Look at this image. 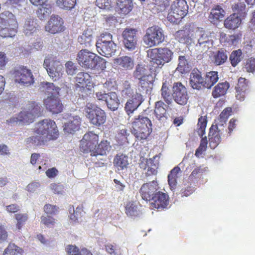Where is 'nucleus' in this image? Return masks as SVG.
<instances>
[{
    "label": "nucleus",
    "instance_id": "4c0bfd02",
    "mask_svg": "<svg viewBox=\"0 0 255 255\" xmlns=\"http://www.w3.org/2000/svg\"><path fill=\"white\" fill-rule=\"evenodd\" d=\"M115 63L126 70H130L134 66L133 60L127 56L116 59Z\"/></svg>",
    "mask_w": 255,
    "mask_h": 255
},
{
    "label": "nucleus",
    "instance_id": "f704fd0d",
    "mask_svg": "<svg viewBox=\"0 0 255 255\" xmlns=\"http://www.w3.org/2000/svg\"><path fill=\"white\" fill-rule=\"evenodd\" d=\"M134 78L140 80L143 78L151 79V75L149 74L148 70L143 65L138 64L133 73Z\"/></svg>",
    "mask_w": 255,
    "mask_h": 255
},
{
    "label": "nucleus",
    "instance_id": "aec40b11",
    "mask_svg": "<svg viewBox=\"0 0 255 255\" xmlns=\"http://www.w3.org/2000/svg\"><path fill=\"white\" fill-rule=\"evenodd\" d=\"M45 30L52 34H55L64 30L63 20L57 15H52L45 27Z\"/></svg>",
    "mask_w": 255,
    "mask_h": 255
},
{
    "label": "nucleus",
    "instance_id": "9d476101",
    "mask_svg": "<svg viewBox=\"0 0 255 255\" xmlns=\"http://www.w3.org/2000/svg\"><path fill=\"white\" fill-rule=\"evenodd\" d=\"M164 38L163 29L158 26L154 25L146 29L143 40L147 46L152 47L161 43Z\"/></svg>",
    "mask_w": 255,
    "mask_h": 255
},
{
    "label": "nucleus",
    "instance_id": "bb28decb",
    "mask_svg": "<svg viewBox=\"0 0 255 255\" xmlns=\"http://www.w3.org/2000/svg\"><path fill=\"white\" fill-rule=\"evenodd\" d=\"M75 92L79 95V98L78 99V103L81 104L88 103V97L89 95L91 94V90L89 88H87V86H80L78 85L75 86Z\"/></svg>",
    "mask_w": 255,
    "mask_h": 255
},
{
    "label": "nucleus",
    "instance_id": "0e129e2a",
    "mask_svg": "<svg viewBox=\"0 0 255 255\" xmlns=\"http://www.w3.org/2000/svg\"><path fill=\"white\" fill-rule=\"evenodd\" d=\"M246 81L245 78L240 77L238 80L237 86L236 87V90H248V85Z\"/></svg>",
    "mask_w": 255,
    "mask_h": 255
},
{
    "label": "nucleus",
    "instance_id": "5701e85b",
    "mask_svg": "<svg viewBox=\"0 0 255 255\" xmlns=\"http://www.w3.org/2000/svg\"><path fill=\"white\" fill-rule=\"evenodd\" d=\"M157 183L154 180L143 184L140 189V193L142 199L150 201L152 196L157 192Z\"/></svg>",
    "mask_w": 255,
    "mask_h": 255
},
{
    "label": "nucleus",
    "instance_id": "ea45409f",
    "mask_svg": "<svg viewBox=\"0 0 255 255\" xmlns=\"http://www.w3.org/2000/svg\"><path fill=\"white\" fill-rule=\"evenodd\" d=\"M166 107L167 105L161 101L155 103L154 113L158 120H162V118H165Z\"/></svg>",
    "mask_w": 255,
    "mask_h": 255
},
{
    "label": "nucleus",
    "instance_id": "37998d69",
    "mask_svg": "<svg viewBox=\"0 0 255 255\" xmlns=\"http://www.w3.org/2000/svg\"><path fill=\"white\" fill-rule=\"evenodd\" d=\"M180 171V169L178 166L175 167L171 171L168 176V181L169 186L171 190L175 188L177 181V174Z\"/></svg>",
    "mask_w": 255,
    "mask_h": 255
},
{
    "label": "nucleus",
    "instance_id": "c756f323",
    "mask_svg": "<svg viewBox=\"0 0 255 255\" xmlns=\"http://www.w3.org/2000/svg\"><path fill=\"white\" fill-rule=\"evenodd\" d=\"M138 89L142 94H150L152 89L153 78L151 76V79L143 78L139 80Z\"/></svg>",
    "mask_w": 255,
    "mask_h": 255
},
{
    "label": "nucleus",
    "instance_id": "13d9d810",
    "mask_svg": "<svg viewBox=\"0 0 255 255\" xmlns=\"http://www.w3.org/2000/svg\"><path fill=\"white\" fill-rule=\"evenodd\" d=\"M207 125V120L205 117H201L198 120L197 124L198 135L202 137L205 133V129Z\"/></svg>",
    "mask_w": 255,
    "mask_h": 255
},
{
    "label": "nucleus",
    "instance_id": "2f4dec72",
    "mask_svg": "<svg viewBox=\"0 0 255 255\" xmlns=\"http://www.w3.org/2000/svg\"><path fill=\"white\" fill-rule=\"evenodd\" d=\"M92 31L87 29L84 30L82 34L78 38V42L83 47H89L92 45L93 42Z\"/></svg>",
    "mask_w": 255,
    "mask_h": 255
},
{
    "label": "nucleus",
    "instance_id": "6ab92c4d",
    "mask_svg": "<svg viewBox=\"0 0 255 255\" xmlns=\"http://www.w3.org/2000/svg\"><path fill=\"white\" fill-rule=\"evenodd\" d=\"M149 202L152 208L162 210L167 208L169 204V197L167 194L158 191L152 196Z\"/></svg>",
    "mask_w": 255,
    "mask_h": 255
},
{
    "label": "nucleus",
    "instance_id": "e433bc0d",
    "mask_svg": "<svg viewBox=\"0 0 255 255\" xmlns=\"http://www.w3.org/2000/svg\"><path fill=\"white\" fill-rule=\"evenodd\" d=\"M219 76L216 71H210L207 73L204 79V87L210 89L218 81Z\"/></svg>",
    "mask_w": 255,
    "mask_h": 255
},
{
    "label": "nucleus",
    "instance_id": "bf43d9fd",
    "mask_svg": "<svg viewBox=\"0 0 255 255\" xmlns=\"http://www.w3.org/2000/svg\"><path fill=\"white\" fill-rule=\"evenodd\" d=\"M169 4L168 0H155L154 7L158 12H162L169 6Z\"/></svg>",
    "mask_w": 255,
    "mask_h": 255
},
{
    "label": "nucleus",
    "instance_id": "c85d7f7f",
    "mask_svg": "<svg viewBox=\"0 0 255 255\" xmlns=\"http://www.w3.org/2000/svg\"><path fill=\"white\" fill-rule=\"evenodd\" d=\"M114 166L119 171L127 170L129 164L128 157L123 154H117L114 159Z\"/></svg>",
    "mask_w": 255,
    "mask_h": 255
},
{
    "label": "nucleus",
    "instance_id": "5fc2aeb1",
    "mask_svg": "<svg viewBox=\"0 0 255 255\" xmlns=\"http://www.w3.org/2000/svg\"><path fill=\"white\" fill-rule=\"evenodd\" d=\"M161 95L163 99L166 102L167 104H170L172 102V96L170 94V91L169 89L166 84L163 83L161 89Z\"/></svg>",
    "mask_w": 255,
    "mask_h": 255
},
{
    "label": "nucleus",
    "instance_id": "412c9836",
    "mask_svg": "<svg viewBox=\"0 0 255 255\" xmlns=\"http://www.w3.org/2000/svg\"><path fill=\"white\" fill-rule=\"evenodd\" d=\"M33 4L38 6L37 10L38 17L41 20L47 18L51 13V6L47 3L48 0H29Z\"/></svg>",
    "mask_w": 255,
    "mask_h": 255
},
{
    "label": "nucleus",
    "instance_id": "0eeeda50",
    "mask_svg": "<svg viewBox=\"0 0 255 255\" xmlns=\"http://www.w3.org/2000/svg\"><path fill=\"white\" fill-rule=\"evenodd\" d=\"M98 52L102 56L110 57L115 55L117 45L113 40L112 35L105 32L101 34V38L96 42Z\"/></svg>",
    "mask_w": 255,
    "mask_h": 255
},
{
    "label": "nucleus",
    "instance_id": "a18cd8bd",
    "mask_svg": "<svg viewBox=\"0 0 255 255\" xmlns=\"http://www.w3.org/2000/svg\"><path fill=\"white\" fill-rule=\"evenodd\" d=\"M22 250L14 244H10L5 249L3 255H22Z\"/></svg>",
    "mask_w": 255,
    "mask_h": 255
},
{
    "label": "nucleus",
    "instance_id": "dca6fc26",
    "mask_svg": "<svg viewBox=\"0 0 255 255\" xmlns=\"http://www.w3.org/2000/svg\"><path fill=\"white\" fill-rule=\"evenodd\" d=\"M13 75L15 82L21 85L28 86L34 83V77L31 71L23 66L15 69Z\"/></svg>",
    "mask_w": 255,
    "mask_h": 255
},
{
    "label": "nucleus",
    "instance_id": "ddd939ff",
    "mask_svg": "<svg viewBox=\"0 0 255 255\" xmlns=\"http://www.w3.org/2000/svg\"><path fill=\"white\" fill-rule=\"evenodd\" d=\"M95 98L99 101L106 103L109 109L112 111L118 110L120 105V100L117 94L115 92L106 93L101 91L95 93Z\"/></svg>",
    "mask_w": 255,
    "mask_h": 255
},
{
    "label": "nucleus",
    "instance_id": "72a5a7b5",
    "mask_svg": "<svg viewBox=\"0 0 255 255\" xmlns=\"http://www.w3.org/2000/svg\"><path fill=\"white\" fill-rule=\"evenodd\" d=\"M241 23V19L236 13L231 15L224 21V26L229 29H235L239 27Z\"/></svg>",
    "mask_w": 255,
    "mask_h": 255
},
{
    "label": "nucleus",
    "instance_id": "09e8293b",
    "mask_svg": "<svg viewBox=\"0 0 255 255\" xmlns=\"http://www.w3.org/2000/svg\"><path fill=\"white\" fill-rule=\"evenodd\" d=\"M102 85L104 88L103 92L106 91V93L110 91L116 90L117 88V84L116 81L114 79H108L104 80L102 83Z\"/></svg>",
    "mask_w": 255,
    "mask_h": 255
},
{
    "label": "nucleus",
    "instance_id": "49530a36",
    "mask_svg": "<svg viewBox=\"0 0 255 255\" xmlns=\"http://www.w3.org/2000/svg\"><path fill=\"white\" fill-rule=\"evenodd\" d=\"M56 3L60 8L70 10L75 6L76 0H56Z\"/></svg>",
    "mask_w": 255,
    "mask_h": 255
},
{
    "label": "nucleus",
    "instance_id": "69168bd1",
    "mask_svg": "<svg viewBox=\"0 0 255 255\" xmlns=\"http://www.w3.org/2000/svg\"><path fill=\"white\" fill-rule=\"evenodd\" d=\"M68 255H79V249L74 245H68L66 248Z\"/></svg>",
    "mask_w": 255,
    "mask_h": 255
},
{
    "label": "nucleus",
    "instance_id": "338daca9",
    "mask_svg": "<svg viewBox=\"0 0 255 255\" xmlns=\"http://www.w3.org/2000/svg\"><path fill=\"white\" fill-rule=\"evenodd\" d=\"M96 4L101 9H109L110 2L109 0H96Z\"/></svg>",
    "mask_w": 255,
    "mask_h": 255
},
{
    "label": "nucleus",
    "instance_id": "f257e3e1",
    "mask_svg": "<svg viewBox=\"0 0 255 255\" xmlns=\"http://www.w3.org/2000/svg\"><path fill=\"white\" fill-rule=\"evenodd\" d=\"M98 140V135L92 132L85 134L80 141V150L84 153H90L91 156L98 160H104L111 146L107 140L97 145Z\"/></svg>",
    "mask_w": 255,
    "mask_h": 255
},
{
    "label": "nucleus",
    "instance_id": "6e6552de",
    "mask_svg": "<svg viewBox=\"0 0 255 255\" xmlns=\"http://www.w3.org/2000/svg\"><path fill=\"white\" fill-rule=\"evenodd\" d=\"M147 53L149 61L160 68L169 62L173 56V52L167 48H154L148 50Z\"/></svg>",
    "mask_w": 255,
    "mask_h": 255
},
{
    "label": "nucleus",
    "instance_id": "423d86ee",
    "mask_svg": "<svg viewBox=\"0 0 255 255\" xmlns=\"http://www.w3.org/2000/svg\"><path fill=\"white\" fill-rule=\"evenodd\" d=\"M81 111L93 125L99 127L106 122L105 112L93 104L87 103L82 107Z\"/></svg>",
    "mask_w": 255,
    "mask_h": 255
},
{
    "label": "nucleus",
    "instance_id": "4d7b16f0",
    "mask_svg": "<svg viewBox=\"0 0 255 255\" xmlns=\"http://www.w3.org/2000/svg\"><path fill=\"white\" fill-rule=\"evenodd\" d=\"M41 224L47 228H53L56 224V220L51 216L43 215L41 217Z\"/></svg>",
    "mask_w": 255,
    "mask_h": 255
},
{
    "label": "nucleus",
    "instance_id": "603ef678",
    "mask_svg": "<svg viewBox=\"0 0 255 255\" xmlns=\"http://www.w3.org/2000/svg\"><path fill=\"white\" fill-rule=\"evenodd\" d=\"M134 90L131 88L130 84L128 81H125L123 83V89L122 91V96L126 98H132V96L135 94Z\"/></svg>",
    "mask_w": 255,
    "mask_h": 255
},
{
    "label": "nucleus",
    "instance_id": "393cba45",
    "mask_svg": "<svg viewBox=\"0 0 255 255\" xmlns=\"http://www.w3.org/2000/svg\"><path fill=\"white\" fill-rule=\"evenodd\" d=\"M81 121V118L79 116H70L68 121L64 123V131L68 133H74L80 128Z\"/></svg>",
    "mask_w": 255,
    "mask_h": 255
},
{
    "label": "nucleus",
    "instance_id": "b1692460",
    "mask_svg": "<svg viewBox=\"0 0 255 255\" xmlns=\"http://www.w3.org/2000/svg\"><path fill=\"white\" fill-rule=\"evenodd\" d=\"M44 103L46 109L52 114H58L63 110L61 101L56 96L47 97L44 100Z\"/></svg>",
    "mask_w": 255,
    "mask_h": 255
},
{
    "label": "nucleus",
    "instance_id": "de8ad7c7",
    "mask_svg": "<svg viewBox=\"0 0 255 255\" xmlns=\"http://www.w3.org/2000/svg\"><path fill=\"white\" fill-rule=\"evenodd\" d=\"M50 139L51 136L37 134V135L30 137V142L35 145H41L44 144L45 142Z\"/></svg>",
    "mask_w": 255,
    "mask_h": 255
},
{
    "label": "nucleus",
    "instance_id": "f3484780",
    "mask_svg": "<svg viewBox=\"0 0 255 255\" xmlns=\"http://www.w3.org/2000/svg\"><path fill=\"white\" fill-rule=\"evenodd\" d=\"M172 99L178 104L185 105L189 97L185 87L181 83H175L172 87Z\"/></svg>",
    "mask_w": 255,
    "mask_h": 255
},
{
    "label": "nucleus",
    "instance_id": "6e6d98bb",
    "mask_svg": "<svg viewBox=\"0 0 255 255\" xmlns=\"http://www.w3.org/2000/svg\"><path fill=\"white\" fill-rule=\"evenodd\" d=\"M44 87L45 89V92L48 94H51L52 96H56L59 94L60 88L55 86L52 83L46 82Z\"/></svg>",
    "mask_w": 255,
    "mask_h": 255
},
{
    "label": "nucleus",
    "instance_id": "79ce46f5",
    "mask_svg": "<svg viewBox=\"0 0 255 255\" xmlns=\"http://www.w3.org/2000/svg\"><path fill=\"white\" fill-rule=\"evenodd\" d=\"M232 9L236 15L239 17H244L246 14L247 8L244 2L239 0L232 5Z\"/></svg>",
    "mask_w": 255,
    "mask_h": 255
},
{
    "label": "nucleus",
    "instance_id": "4be33fe9",
    "mask_svg": "<svg viewBox=\"0 0 255 255\" xmlns=\"http://www.w3.org/2000/svg\"><path fill=\"white\" fill-rule=\"evenodd\" d=\"M143 102V98L141 93H135L132 98L128 99L125 105V111L127 114L130 116L136 110Z\"/></svg>",
    "mask_w": 255,
    "mask_h": 255
},
{
    "label": "nucleus",
    "instance_id": "864d4df0",
    "mask_svg": "<svg viewBox=\"0 0 255 255\" xmlns=\"http://www.w3.org/2000/svg\"><path fill=\"white\" fill-rule=\"evenodd\" d=\"M228 59V53L223 49L219 50L215 55V63L217 65L224 64Z\"/></svg>",
    "mask_w": 255,
    "mask_h": 255
},
{
    "label": "nucleus",
    "instance_id": "c9c22d12",
    "mask_svg": "<svg viewBox=\"0 0 255 255\" xmlns=\"http://www.w3.org/2000/svg\"><path fill=\"white\" fill-rule=\"evenodd\" d=\"M229 84L227 82L219 83L214 87L212 92V96L214 98H217L224 96L229 88Z\"/></svg>",
    "mask_w": 255,
    "mask_h": 255
},
{
    "label": "nucleus",
    "instance_id": "c03bdc74",
    "mask_svg": "<svg viewBox=\"0 0 255 255\" xmlns=\"http://www.w3.org/2000/svg\"><path fill=\"white\" fill-rule=\"evenodd\" d=\"M178 61V65L176 70L182 74L188 72L190 70V67L185 57L184 56H179Z\"/></svg>",
    "mask_w": 255,
    "mask_h": 255
},
{
    "label": "nucleus",
    "instance_id": "20e7f679",
    "mask_svg": "<svg viewBox=\"0 0 255 255\" xmlns=\"http://www.w3.org/2000/svg\"><path fill=\"white\" fill-rule=\"evenodd\" d=\"M131 132L136 140L145 139L152 131V124L149 118L139 116L132 123Z\"/></svg>",
    "mask_w": 255,
    "mask_h": 255
},
{
    "label": "nucleus",
    "instance_id": "2eb2a0df",
    "mask_svg": "<svg viewBox=\"0 0 255 255\" xmlns=\"http://www.w3.org/2000/svg\"><path fill=\"white\" fill-rule=\"evenodd\" d=\"M37 134L51 136V139L54 138L58 132L55 123L50 119H45L39 122L36 125Z\"/></svg>",
    "mask_w": 255,
    "mask_h": 255
},
{
    "label": "nucleus",
    "instance_id": "774afa93",
    "mask_svg": "<svg viewBox=\"0 0 255 255\" xmlns=\"http://www.w3.org/2000/svg\"><path fill=\"white\" fill-rule=\"evenodd\" d=\"M43 209L44 211L47 214H54L57 212L58 207L51 204H46L44 205Z\"/></svg>",
    "mask_w": 255,
    "mask_h": 255
},
{
    "label": "nucleus",
    "instance_id": "f8f14e48",
    "mask_svg": "<svg viewBox=\"0 0 255 255\" xmlns=\"http://www.w3.org/2000/svg\"><path fill=\"white\" fill-rule=\"evenodd\" d=\"M43 67L46 69L49 77L54 81L59 80L63 75V66L59 62L53 60L51 56L45 57Z\"/></svg>",
    "mask_w": 255,
    "mask_h": 255
},
{
    "label": "nucleus",
    "instance_id": "680f3d73",
    "mask_svg": "<svg viewBox=\"0 0 255 255\" xmlns=\"http://www.w3.org/2000/svg\"><path fill=\"white\" fill-rule=\"evenodd\" d=\"M15 216V219L17 221V227L18 230H20L27 221L28 218L27 215L26 214H16Z\"/></svg>",
    "mask_w": 255,
    "mask_h": 255
},
{
    "label": "nucleus",
    "instance_id": "9b49d317",
    "mask_svg": "<svg viewBox=\"0 0 255 255\" xmlns=\"http://www.w3.org/2000/svg\"><path fill=\"white\" fill-rule=\"evenodd\" d=\"M188 6L185 0H176L172 3L167 19L171 22L177 23L187 13Z\"/></svg>",
    "mask_w": 255,
    "mask_h": 255
},
{
    "label": "nucleus",
    "instance_id": "39448f33",
    "mask_svg": "<svg viewBox=\"0 0 255 255\" xmlns=\"http://www.w3.org/2000/svg\"><path fill=\"white\" fill-rule=\"evenodd\" d=\"M18 23L15 16L8 11L0 14V36L12 37L17 32Z\"/></svg>",
    "mask_w": 255,
    "mask_h": 255
},
{
    "label": "nucleus",
    "instance_id": "473e14b6",
    "mask_svg": "<svg viewBox=\"0 0 255 255\" xmlns=\"http://www.w3.org/2000/svg\"><path fill=\"white\" fill-rule=\"evenodd\" d=\"M175 39L179 42L190 44L192 42H194L193 39L189 36L188 30H180L176 31L174 34Z\"/></svg>",
    "mask_w": 255,
    "mask_h": 255
},
{
    "label": "nucleus",
    "instance_id": "e2e57ef3",
    "mask_svg": "<svg viewBox=\"0 0 255 255\" xmlns=\"http://www.w3.org/2000/svg\"><path fill=\"white\" fill-rule=\"evenodd\" d=\"M245 69L247 72H255V59H248L245 65Z\"/></svg>",
    "mask_w": 255,
    "mask_h": 255
},
{
    "label": "nucleus",
    "instance_id": "052dcab7",
    "mask_svg": "<svg viewBox=\"0 0 255 255\" xmlns=\"http://www.w3.org/2000/svg\"><path fill=\"white\" fill-rule=\"evenodd\" d=\"M66 73L69 75H73L77 71V68L75 63L69 61L65 64Z\"/></svg>",
    "mask_w": 255,
    "mask_h": 255
},
{
    "label": "nucleus",
    "instance_id": "1a4fd4ad",
    "mask_svg": "<svg viewBox=\"0 0 255 255\" xmlns=\"http://www.w3.org/2000/svg\"><path fill=\"white\" fill-rule=\"evenodd\" d=\"M42 111V108L40 104L36 102L28 103L25 108L19 113V119L22 125L32 123L35 118L40 116Z\"/></svg>",
    "mask_w": 255,
    "mask_h": 255
},
{
    "label": "nucleus",
    "instance_id": "a878e982",
    "mask_svg": "<svg viewBox=\"0 0 255 255\" xmlns=\"http://www.w3.org/2000/svg\"><path fill=\"white\" fill-rule=\"evenodd\" d=\"M190 85L192 88L197 90L204 87V79L198 70H194L190 74Z\"/></svg>",
    "mask_w": 255,
    "mask_h": 255
},
{
    "label": "nucleus",
    "instance_id": "a211bd4d",
    "mask_svg": "<svg viewBox=\"0 0 255 255\" xmlns=\"http://www.w3.org/2000/svg\"><path fill=\"white\" fill-rule=\"evenodd\" d=\"M124 47L128 51H133L137 47L136 30L133 28H126L122 33Z\"/></svg>",
    "mask_w": 255,
    "mask_h": 255
},
{
    "label": "nucleus",
    "instance_id": "f03ea898",
    "mask_svg": "<svg viewBox=\"0 0 255 255\" xmlns=\"http://www.w3.org/2000/svg\"><path fill=\"white\" fill-rule=\"evenodd\" d=\"M232 109L230 108L225 109L220 115L219 118L215 121L216 125H212L209 129V145L214 149L221 142V135L222 134L223 127L231 115Z\"/></svg>",
    "mask_w": 255,
    "mask_h": 255
},
{
    "label": "nucleus",
    "instance_id": "cd10ccee",
    "mask_svg": "<svg viewBox=\"0 0 255 255\" xmlns=\"http://www.w3.org/2000/svg\"><path fill=\"white\" fill-rule=\"evenodd\" d=\"M116 9L120 13L127 14L132 9L133 3L132 0H116Z\"/></svg>",
    "mask_w": 255,
    "mask_h": 255
},
{
    "label": "nucleus",
    "instance_id": "7ed1b4c3",
    "mask_svg": "<svg viewBox=\"0 0 255 255\" xmlns=\"http://www.w3.org/2000/svg\"><path fill=\"white\" fill-rule=\"evenodd\" d=\"M76 60L79 64L85 69L97 68L103 70L106 67V62L104 58L87 49L79 51L77 55Z\"/></svg>",
    "mask_w": 255,
    "mask_h": 255
},
{
    "label": "nucleus",
    "instance_id": "58836bf2",
    "mask_svg": "<svg viewBox=\"0 0 255 255\" xmlns=\"http://www.w3.org/2000/svg\"><path fill=\"white\" fill-rule=\"evenodd\" d=\"M126 213L129 217H135L139 214L138 203L136 201H129L125 206Z\"/></svg>",
    "mask_w": 255,
    "mask_h": 255
},
{
    "label": "nucleus",
    "instance_id": "4468645a",
    "mask_svg": "<svg viewBox=\"0 0 255 255\" xmlns=\"http://www.w3.org/2000/svg\"><path fill=\"white\" fill-rule=\"evenodd\" d=\"M195 35L197 39L196 46L199 50L206 51L213 47V36L210 32L198 29L196 30Z\"/></svg>",
    "mask_w": 255,
    "mask_h": 255
},
{
    "label": "nucleus",
    "instance_id": "a19ab883",
    "mask_svg": "<svg viewBox=\"0 0 255 255\" xmlns=\"http://www.w3.org/2000/svg\"><path fill=\"white\" fill-rule=\"evenodd\" d=\"M36 24V23L33 19H27L25 21L23 26V32L25 34L29 36L35 32L37 30Z\"/></svg>",
    "mask_w": 255,
    "mask_h": 255
},
{
    "label": "nucleus",
    "instance_id": "8fccbe9b",
    "mask_svg": "<svg viewBox=\"0 0 255 255\" xmlns=\"http://www.w3.org/2000/svg\"><path fill=\"white\" fill-rule=\"evenodd\" d=\"M242 52L241 50L233 51L230 55L229 60L233 67L236 66L242 59Z\"/></svg>",
    "mask_w": 255,
    "mask_h": 255
},
{
    "label": "nucleus",
    "instance_id": "7c9ffc66",
    "mask_svg": "<svg viewBox=\"0 0 255 255\" xmlns=\"http://www.w3.org/2000/svg\"><path fill=\"white\" fill-rule=\"evenodd\" d=\"M226 14L225 10L220 5H216L212 8L209 16V19L212 23L217 20H222Z\"/></svg>",
    "mask_w": 255,
    "mask_h": 255
},
{
    "label": "nucleus",
    "instance_id": "3c124183",
    "mask_svg": "<svg viewBox=\"0 0 255 255\" xmlns=\"http://www.w3.org/2000/svg\"><path fill=\"white\" fill-rule=\"evenodd\" d=\"M90 75L87 73H79L76 78L77 82L76 86L80 85V86H87L88 84L90 83Z\"/></svg>",
    "mask_w": 255,
    "mask_h": 255
}]
</instances>
